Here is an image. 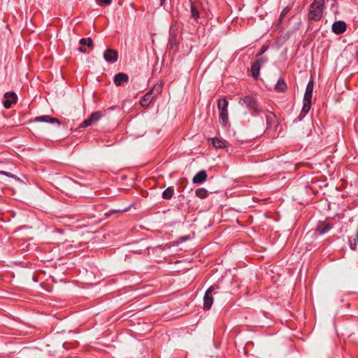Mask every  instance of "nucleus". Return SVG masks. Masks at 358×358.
<instances>
[{"label": "nucleus", "mask_w": 358, "mask_h": 358, "mask_svg": "<svg viewBox=\"0 0 358 358\" xmlns=\"http://www.w3.org/2000/svg\"><path fill=\"white\" fill-rule=\"evenodd\" d=\"M324 0H314L310 5L308 17L309 20L319 21L323 15Z\"/></svg>", "instance_id": "obj_1"}, {"label": "nucleus", "mask_w": 358, "mask_h": 358, "mask_svg": "<svg viewBox=\"0 0 358 358\" xmlns=\"http://www.w3.org/2000/svg\"><path fill=\"white\" fill-rule=\"evenodd\" d=\"M238 103L240 105L248 108L251 115L253 117L259 115L262 111L257 101L252 96L248 95L241 98Z\"/></svg>", "instance_id": "obj_2"}, {"label": "nucleus", "mask_w": 358, "mask_h": 358, "mask_svg": "<svg viewBox=\"0 0 358 358\" xmlns=\"http://www.w3.org/2000/svg\"><path fill=\"white\" fill-rule=\"evenodd\" d=\"M267 62V59L264 57H261L256 59L251 65V74L255 79H257L259 76V71L263 64Z\"/></svg>", "instance_id": "obj_3"}, {"label": "nucleus", "mask_w": 358, "mask_h": 358, "mask_svg": "<svg viewBox=\"0 0 358 358\" xmlns=\"http://www.w3.org/2000/svg\"><path fill=\"white\" fill-rule=\"evenodd\" d=\"M215 287L210 286L205 292L203 296V309L210 310L213 303V292L215 291Z\"/></svg>", "instance_id": "obj_4"}, {"label": "nucleus", "mask_w": 358, "mask_h": 358, "mask_svg": "<svg viewBox=\"0 0 358 358\" xmlns=\"http://www.w3.org/2000/svg\"><path fill=\"white\" fill-rule=\"evenodd\" d=\"M102 117V113L100 111L92 113L90 116L85 120L80 125V128L87 127L97 122Z\"/></svg>", "instance_id": "obj_5"}, {"label": "nucleus", "mask_w": 358, "mask_h": 358, "mask_svg": "<svg viewBox=\"0 0 358 358\" xmlns=\"http://www.w3.org/2000/svg\"><path fill=\"white\" fill-rule=\"evenodd\" d=\"M103 58L107 62L113 64L117 61L118 52L114 49L107 48L103 52Z\"/></svg>", "instance_id": "obj_6"}, {"label": "nucleus", "mask_w": 358, "mask_h": 358, "mask_svg": "<svg viewBox=\"0 0 358 358\" xmlns=\"http://www.w3.org/2000/svg\"><path fill=\"white\" fill-rule=\"evenodd\" d=\"M4 99L5 100L3 101V105L6 108H9L13 103L17 101V96L13 92H7L4 94Z\"/></svg>", "instance_id": "obj_7"}, {"label": "nucleus", "mask_w": 358, "mask_h": 358, "mask_svg": "<svg viewBox=\"0 0 358 358\" xmlns=\"http://www.w3.org/2000/svg\"><path fill=\"white\" fill-rule=\"evenodd\" d=\"M332 229L330 223L325 222H320L315 229V234L320 236L324 235Z\"/></svg>", "instance_id": "obj_8"}, {"label": "nucleus", "mask_w": 358, "mask_h": 358, "mask_svg": "<svg viewBox=\"0 0 358 358\" xmlns=\"http://www.w3.org/2000/svg\"><path fill=\"white\" fill-rule=\"evenodd\" d=\"M313 87H314L313 81L310 80L306 85L303 102L307 103V104L308 103L311 104Z\"/></svg>", "instance_id": "obj_9"}, {"label": "nucleus", "mask_w": 358, "mask_h": 358, "mask_svg": "<svg viewBox=\"0 0 358 358\" xmlns=\"http://www.w3.org/2000/svg\"><path fill=\"white\" fill-rule=\"evenodd\" d=\"M346 23L343 20L336 21L331 27L332 31L336 34H341L346 31Z\"/></svg>", "instance_id": "obj_10"}, {"label": "nucleus", "mask_w": 358, "mask_h": 358, "mask_svg": "<svg viewBox=\"0 0 358 358\" xmlns=\"http://www.w3.org/2000/svg\"><path fill=\"white\" fill-rule=\"evenodd\" d=\"M155 96L153 95V90H150L147 92L143 97L140 99V104L143 107H148L150 103L154 100Z\"/></svg>", "instance_id": "obj_11"}, {"label": "nucleus", "mask_w": 358, "mask_h": 358, "mask_svg": "<svg viewBox=\"0 0 358 358\" xmlns=\"http://www.w3.org/2000/svg\"><path fill=\"white\" fill-rule=\"evenodd\" d=\"M34 121L37 122H48L50 124L57 123L59 125L60 124V121L57 118L50 117L49 115L38 116L35 118Z\"/></svg>", "instance_id": "obj_12"}, {"label": "nucleus", "mask_w": 358, "mask_h": 358, "mask_svg": "<svg viewBox=\"0 0 358 358\" xmlns=\"http://www.w3.org/2000/svg\"><path fill=\"white\" fill-rule=\"evenodd\" d=\"M34 121L37 122H48L50 124L57 123L59 125L60 124V121L57 118L50 117L49 115L38 116L35 118Z\"/></svg>", "instance_id": "obj_13"}, {"label": "nucleus", "mask_w": 358, "mask_h": 358, "mask_svg": "<svg viewBox=\"0 0 358 358\" xmlns=\"http://www.w3.org/2000/svg\"><path fill=\"white\" fill-rule=\"evenodd\" d=\"M129 76L124 73H118L114 77V83L116 86H121L124 83L128 82Z\"/></svg>", "instance_id": "obj_14"}, {"label": "nucleus", "mask_w": 358, "mask_h": 358, "mask_svg": "<svg viewBox=\"0 0 358 358\" xmlns=\"http://www.w3.org/2000/svg\"><path fill=\"white\" fill-rule=\"evenodd\" d=\"M266 122L267 129H270L272 127H276L277 117L272 112H268L267 114H266Z\"/></svg>", "instance_id": "obj_15"}, {"label": "nucleus", "mask_w": 358, "mask_h": 358, "mask_svg": "<svg viewBox=\"0 0 358 358\" xmlns=\"http://www.w3.org/2000/svg\"><path fill=\"white\" fill-rule=\"evenodd\" d=\"M207 173L205 171L202 170L199 171L193 178V182L194 184H201L207 179Z\"/></svg>", "instance_id": "obj_16"}, {"label": "nucleus", "mask_w": 358, "mask_h": 358, "mask_svg": "<svg viewBox=\"0 0 358 358\" xmlns=\"http://www.w3.org/2000/svg\"><path fill=\"white\" fill-rule=\"evenodd\" d=\"M275 90L278 92H285L287 89V84L285 80L280 77L278 78L276 84L275 85Z\"/></svg>", "instance_id": "obj_17"}, {"label": "nucleus", "mask_w": 358, "mask_h": 358, "mask_svg": "<svg viewBox=\"0 0 358 358\" xmlns=\"http://www.w3.org/2000/svg\"><path fill=\"white\" fill-rule=\"evenodd\" d=\"M310 107H311V104H308V103L307 104V103L303 102L302 109L297 117L298 121H301L307 115V113L309 112V110L310 109Z\"/></svg>", "instance_id": "obj_18"}, {"label": "nucleus", "mask_w": 358, "mask_h": 358, "mask_svg": "<svg viewBox=\"0 0 358 358\" xmlns=\"http://www.w3.org/2000/svg\"><path fill=\"white\" fill-rule=\"evenodd\" d=\"M212 144L215 148H224L227 147V142L217 137L211 138Z\"/></svg>", "instance_id": "obj_19"}, {"label": "nucleus", "mask_w": 358, "mask_h": 358, "mask_svg": "<svg viewBox=\"0 0 358 358\" xmlns=\"http://www.w3.org/2000/svg\"><path fill=\"white\" fill-rule=\"evenodd\" d=\"M229 102L226 99H220L217 101L219 112L228 110Z\"/></svg>", "instance_id": "obj_20"}, {"label": "nucleus", "mask_w": 358, "mask_h": 358, "mask_svg": "<svg viewBox=\"0 0 358 358\" xmlns=\"http://www.w3.org/2000/svg\"><path fill=\"white\" fill-rule=\"evenodd\" d=\"M179 42L178 35H169V45L171 49H173L176 47Z\"/></svg>", "instance_id": "obj_21"}, {"label": "nucleus", "mask_w": 358, "mask_h": 358, "mask_svg": "<svg viewBox=\"0 0 358 358\" xmlns=\"http://www.w3.org/2000/svg\"><path fill=\"white\" fill-rule=\"evenodd\" d=\"M219 118L220 123H222L223 126H226L229 122L228 110L220 112Z\"/></svg>", "instance_id": "obj_22"}, {"label": "nucleus", "mask_w": 358, "mask_h": 358, "mask_svg": "<svg viewBox=\"0 0 358 358\" xmlns=\"http://www.w3.org/2000/svg\"><path fill=\"white\" fill-rule=\"evenodd\" d=\"M173 193H174L173 187H169L163 191L162 197L164 199H170L173 196Z\"/></svg>", "instance_id": "obj_23"}, {"label": "nucleus", "mask_w": 358, "mask_h": 358, "mask_svg": "<svg viewBox=\"0 0 358 358\" xmlns=\"http://www.w3.org/2000/svg\"><path fill=\"white\" fill-rule=\"evenodd\" d=\"M195 194L200 199H205L208 196V192L205 188H199L195 191Z\"/></svg>", "instance_id": "obj_24"}, {"label": "nucleus", "mask_w": 358, "mask_h": 358, "mask_svg": "<svg viewBox=\"0 0 358 358\" xmlns=\"http://www.w3.org/2000/svg\"><path fill=\"white\" fill-rule=\"evenodd\" d=\"M79 43L82 45H87L89 48L93 47V41L90 37L87 38H82L80 39Z\"/></svg>", "instance_id": "obj_25"}, {"label": "nucleus", "mask_w": 358, "mask_h": 358, "mask_svg": "<svg viewBox=\"0 0 358 358\" xmlns=\"http://www.w3.org/2000/svg\"><path fill=\"white\" fill-rule=\"evenodd\" d=\"M191 16L196 21L199 18V12L194 6V3H190Z\"/></svg>", "instance_id": "obj_26"}, {"label": "nucleus", "mask_w": 358, "mask_h": 358, "mask_svg": "<svg viewBox=\"0 0 358 358\" xmlns=\"http://www.w3.org/2000/svg\"><path fill=\"white\" fill-rule=\"evenodd\" d=\"M178 27L176 24H172L169 29V35H178Z\"/></svg>", "instance_id": "obj_27"}, {"label": "nucleus", "mask_w": 358, "mask_h": 358, "mask_svg": "<svg viewBox=\"0 0 358 358\" xmlns=\"http://www.w3.org/2000/svg\"><path fill=\"white\" fill-rule=\"evenodd\" d=\"M0 174L4 175L6 176H8L9 178H12L15 179L16 180H20V179L15 175L13 174L12 173L4 171H0Z\"/></svg>", "instance_id": "obj_28"}, {"label": "nucleus", "mask_w": 358, "mask_h": 358, "mask_svg": "<svg viewBox=\"0 0 358 358\" xmlns=\"http://www.w3.org/2000/svg\"><path fill=\"white\" fill-rule=\"evenodd\" d=\"M99 6H108L111 4L112 0H95Z\"/></svg>", "instance_id": "obj_29"}, {"label": "nucleus", "mask_w": 358, "mask_h": 358, "mask_svg": "<svg viewBox=\"0 0 358 358\" xmlns=\"http://www.w3.org/2000/svg\"><path fill=\"white\" fill-rule=\"evenodd\" d=\"M268 49V45H263L262 47L261 50H259L257 56H260V55H263Z\"/></svg>", "instance_id": "obj_30"}, {"label": "nucleus", "mask_w": 358, "mask_h": 358, "mask_svg": "<svg viewBox=\"0 0 358 358\" xmlns=\"http://www.w3.org/2000/svg\"><path fill=\"white\" fill-rule=\"evenodd\" d=\"M127 210H110L108 213H106V215H109L113 213H122V212H124L126 211Z\"/></svg>", "instance_id": "obj_31"}, {"label": "nucleus", "mask_w": 358, "mask_h": 358, "mask_svg": "<svg viewBox=\"0 0 358 358\" xmlns=\"http://www.w3.org/2000/svg\"><path fill=\"white\" fill-rule=\"evenodd\" d=\"M287 10L286 9H284L282 13H280V20H282V18L284 17V16H285L286 13H287Z\"/></svg>", "instance_id": "obj_32"}, {"label": "nucleus", "mask_w": 358, "mask_h": 358, "mask_svg": "<svg viewBox=\"0 0 358 358\" xmlns=\"http://www.w3.org/2000/svg\"><path fill=\"white\" fill-rule=\"evenodd\" d=\"M78 50L81 52H83V53H86L87 52V50L85 48L83 47V46H80L78 48Z\"/></svg>", "instance_id": "obj_33"}, {"label": "nucleus", "mask_w": 358, "mask_h": 358, "mask_svg": "<svg viewBox=\"0 0 358 358\" xmlns=\"http://www.w3.org/2000/svg\"><path fill=\"white\" fill-rule=\"evenodd\" d=\"M55 231L57 232V233H59V234H62L63 233V231L61 229H55Z\"/></svg>", "instance_id": "obj_34"}, {"label": "nucleus", "mask_w": 358, "mask_h": 358, "mask_svg": "<svg viewBox=\"0 0 358 358\" xmlns=\"http://www.w3.org/2000/svg\"><path fill=\"white\" fill-rule=\"evenodd\" d=\"M159 1H160V3H159L160 6H163L164 5L166 0H159Z\"/></svg>", "instance_id": "obj_35"}, {"label": "nucleus", "mask_w": 358, "mask_h": 358, "mask_svg": "<svg viewBox=\"0 0 358 358\" xmlns=\"http://www.w3.org/2000/svg\"><path fill=\"white\" fill-rule=\"evenodd\" d=\"M181 239H182V241H185L187 240L188 238L187 237H182Z\"/></svg>", "instance_id": "obj_36"}]
</instances>
